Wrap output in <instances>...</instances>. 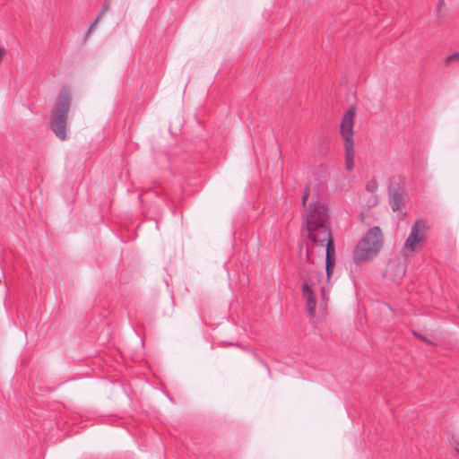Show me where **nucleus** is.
I'll use <instances>...</instances> for the list:
<instances>
[{
	"label": "nucleus",
	"mask_w": 459,
	"mask_h": 459,
	"mask_svg": "<svg viewBox=\"0 0 459 459\" xmlns=\"http://www.w3.org/2000/svg\"><path fill=\"white\" fill-rule=\"evenodd\" d=\"M303 223L308 239L315 246H325V270L329 278L335 263V251L330 229L328 207L319 201L310 203L306 209Z\"/></svg>",
	"instance_id": "obj_1"
},
{
	"label": "nucleus",
	"mask_w": 459,
	"mask_h": 459,
	"mask_svg": "<svg viewBox=\"0 0 459 459\" xmlns=\"http://www.w3.org/2000/svg\"><path fill=\"white\" fill-rule=\"evenodd\" d=\"M383 245V235L379 227L368 230L362 239L356 245L353 259L357 264L372 259L380 251Z\"/></svg>",
	"instance_id": "obj_2"
},
{
	"label": "nucleus",
	"mask_w": 459,
	"mask_h": 459,
	"mask_svg": "<svg viewBox=\"0 0 459 459\" xmlns=\"http://www.w3.org/2000/svg\"><path fill=\"white\" fill-rule=\"evenodd\" d=\"M355 115V107H350V108L343 114L340 125V134L343 140V147L345 151V167L349 171H351L354 167L355 151L353 141V125Z\"/></svg>",
	"instance_id": "obj_3"
},
{
	"label": "nucleus",
	"mask_w": 459,
	"mask_h": 459,
	"mask_svg": "<svg viewBox=\"0 0 459 459\" xmlns=\"http://www.w3.org/2000/svg\"><path fill=\"white\" fill-rule=\"evenodd\" d=\"M70 108L69 91L64 89L56 99L50 125L56 135L65 140L66 138V118Z\"/></svg>",
	"instance_id": "obj_4"
},
{
	"label": "nucleus",
	"mask_w": 459,
	"mask_h": 459,
	"mask_svg": "<svg viewBox=\"0 0 459 459\" xmlns=\"http://www.w3.org/2000/svg\"><path fill=\"white\" fill-rule=\"evenodd\" d=\"M426 229V223L423 221L418 220L415 221L404 244V248L407 251H415L417 246L424 241Z\"/></svg>",
	"instance_id": "obj_5"
},
{
	"label": "nucleus",
	"mask_w": 459,
	"mask_h": 459,
	"mask_svg": "<svg viewBox=\"0 0 459 459\" xmlns=\"http://www.w3.org/2000/svg\"><path fill=\"white\" fill-rule=\"evenodd\" d=\"M314 260L311 256L309 247H307L306 251V262L301 265L299 269L300 279L304 282H309L315 284V281L318 279V273L314 268Z\"/></svg>",
	"instance_id": "obj_6"
},
{
	"label": "nucleus",
	"mask_w": 459,
	"mask_h": 459,
	"mask_svg": "<svg viewBox=\"0 0 459 459\" xmlns=\"http://www.w3.org/2000/svg\"><path fill=\"white\" fill-rule=\"evenodd\" d=\"M389 204L394 212L399 211L404 202L403 195L397 184H392L388 188Z\"/></svg>",
	"instance_id": "obj_7"
},
{
	"label": "nucleus",
	"mask_w": 459,
	"mask_h": 459,
	"mask_svg": "<svg viewBox=\"0 0 459 459\" xmlns=\"http://www.w3.org/2000/svg\"><path fill=\"white\" fill-rule=\"evenodd\" d=\"M312 285L309 282L302 284V297L306 300V306L309 316H314L316 312V299L312 290Z\"/></svg>",
	"instance_id": "obj_8"
},
{
	"label": "nucleus",
	"mask_w": 459,
	"mask_h": 459,
	"mask_svg": "<svg viewBox=\"0 0 459 459\" xmlns=\"http://www.w3.org/2000/svg\"><path fill=\"white\" fill-rule=\"evenodd\" d=\"M378 188V184L376 179H370L366 184V190L371 194H376Z\"/></svg>",
	"instance_id": "obj_9"
},
{
	"label": "nucleus",
	"mask_w": 459,
	"mask_h": 459,
	"mask_svg": "<svg viewBox=\"0 0 459 459\" xmlns=\"http://www.w3.org/2000/svg\"><path fill=\"white\" fill-rule=\"evenodd\" d=\"M456 62H459V52L449 55L446 59V64L447 65H453Z\"/></svg>",
	"instance_id": "obj_10"
},
{
	"label": "nucleus",
	"mask_w": 459,
	"mask_h": 459,
	"mask_svg": "<svg viewBox=\"0 0 459 459\" xmlns=\"http://www.w3.org/2000/svg\"><path fill=\"white\" fill-rule=\"evenodd\" d=\"M108 6H109V2L108 1H106L101 8V10L100 11V13H98L97 17L98 19H101V17L103 15H105V13L108 11Z\"/></svg>",
	"instance_id": "obj_11"
},
{
	"label": "nucleus",
	"mask_w": 459,
	"mask_h": 459,
	"mask_svg": "<svg viewBox=\"0 0 459 459\" xmlns=\"http://www.w3.org/2000/svg\"><path fill=\"white\" fill-rule=\"evenodd\" d=\"M309 194H310V191H309V187L307 186L304 190H303V193H302V205L303 206H306V203H307V200L309 196Z\"/></svg>",
	"instance_id": "obj_12"
},
{
	"label": "nucleus",
	"mask_w": 459,
	"mask_h": 459,
	"mask_svg": "<svg viewBox=\"0 0 459 459\" xmlns=\"http://www.w3.org/2000/svg\"><path fill=\"white\" fill-rule=\"evenodd\" d=\"M100 20V19H98V17H96V19L93 21V22L91 24V26L89 28V30L87 32V36L90 35L93 31L94 28L96 27V25L98 24Z\"/></svg>",
	"instance_id": "obj_13"
},
{
	"label": "nucleus",
	"mask_w": 459,
	"mask_h": 459,
	"mask_svg": "<svg viewBox=\"0 0 459 459\" xmlns=\"http://www.w3.org/2000/svg\"><path fill=\"white\" fill-rule=\"evenodd\" d=\"M437 15L438 19H442L444 17L442 9L437 8Z\"/></svg>",
	"instance_id": "obj_14"
},
{
	"label": "nucleus",
	"mask_w": 459,
	"mask_h": 459,
	"mask_svg": "<svg viewBox=\"0 0 459 459\" xmlns=\"http://www.w3.org/2000/svg\"><path fill=\"white\" fill-rule=\"evenodd\" d=\"M414 334H415L417 337H419L420 339H421L422 341L429 342V341H428V340H427L423 335H421V334H418V333H414Z\"/></svg>",
	"instance_id": "obj_15"
},
{
	"label": "nucleus",
	"mask_w": 459,
	"mask_h": 459,
	"mask_svg": "<svg viewBox=\"0 0 459 459\" xmlns=\"http://www.w3.org/2000/svg\"><path fill=\"white\" fill-rule=\"evenodd\" d=\"M444 5V0H438L437 8L442 9Z\"/></svg>",
	"instance_id": "obj_16"
},
{
	"label": "nucleus",
	"mask_w": 459,
	"mask_h": 459,
	"mask_svg": "<svg viewBox=\"0 0 459 459\" xmlns=\"http://www.w3.org/2000/svg\"><path fill=\"white\" fill-rule=\"evenodd\" d=\"M377 202V197L376 195L372 196V202H371V204L372 205H375Z\"/></svg>",
	"instance_id": "obj_17"
}]
</instances>
